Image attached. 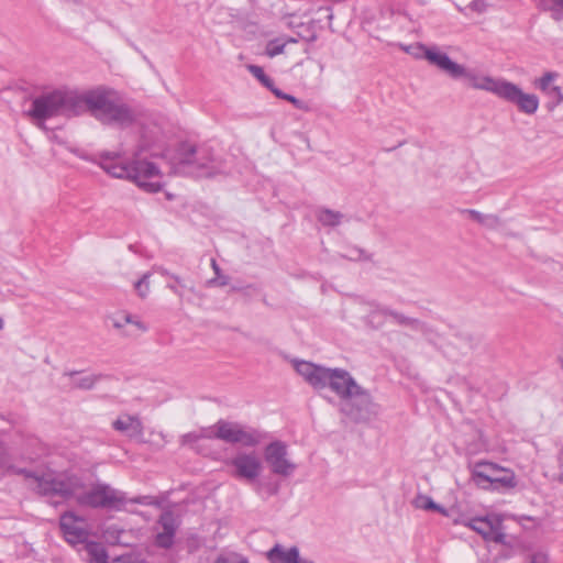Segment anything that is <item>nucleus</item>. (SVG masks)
<instances>
[{"mask_svg":"<svg viewBox=\"0 0 563 563\" xmlns=\"http://www.w3.org/2000/svg\"><path fill=\"white\" fill-rule=\"evenodd\" d=\"M406 51L413 54L417 58L426 59L431 66L438 68L451 79H464L471 88L490 92L517 106L520 112L534 114L539 108V99L536 95L523 92L519 86L504 78H495L467 68L452 60L451 57L437 45L427 46L418 43L406 48Z\"/></svg>","mask_w":563,"mask_h":563,"instance_id":"obj_1","label":"nucleus"},{"mask_svg":"<svg viewBox=\"0 0 563 563\" xmlns=\"http://www.w3.org/2000/svg\"><path fill=\"white\" fill-rule=\"evenodd\" d=\"M297 373L316 389L329 387L341 399L340 410L352 421H368L377 413L371 394L343 368H328L307 361L295 363Z\"/></svg>","mask_w":563,"mask_h":563,"instance_id":"obj_2","label":"nucleus"},{"mask_svg":"<svg viewBox=\"0 0 563 563\" xmlns=\"http://www.w3.org/2000/svg\"><path fill=\"white\" fill-rule=\"evenodd\" d=\"M35 483L38 494L71 498L80 506L120 510L125 505V497L121 492L102 484L86 489L82 479L76 475L48 472L35 477Z\"/></svg>","mask_w":563,"mask_h":563,"instance_id":"obj_3","label":"nucleus"},{"mask_svg":"<svg viewBox=\"0 0 563 563\" xmlns=\"http://www.w3.org/2000/svg\"><path fill=\"white\" fill-rule=\"evenodd\" d=\"M85 112L102 124L119 128L130 126L135 121V112L118 92L103 87L81 93V114Z\"/></svg>","mask_w":563,"mask_h":563,"instance_id":"obj_4","label":"nucleus"},{"mask_svg":"<svg viewBox=\"0 0 563 563\" xmlns=\"http://www.w3.org/2000/svg\"><path fill=\"white\" fill-rule=\"evenodd\" d=\"M137 156L139 153L132 162L124 163L119 153L104 152L100 155V167L112 177L134 181L146 191H159L163 185L158 167Z\"/></svg>","mask_w":563,"mask_h":563,"instance_id":"obj_5","label":"nucleus"},{"mask_svg":"<svg viewBox=\"0 0 563 563\" xmlns=\"http://www.w3.org/2000/svg\"><path fill=\"white\" fill-rule=\"evenodd\" d=\"M38 126L51 118H73L81 114V93L70 89H55L32 100L25 112Z\"/></svg>","mask_w":563,"mask_h":563,"instance_id":"obj_6","label":"nucleus"},{"mask_svg":"<svg viewBox=\"0 0 563 563\" xmlns=\"http://www.w3.org/2000/svg\"><path fill=\"white\" fill-rule=\"evenodd\" d=\"M221 169V162L214 157L211 148L206 145L184 142L179 144L172 159V170L175 174L201 178L212 177Z\"/></svg>","mask_w":563,"mask_h":563,"instance_id":"obj_7","label":"nucleus"},{"mask_svg":"<svg viewBox=\"0 0 563 563\" xmlns=\"http://www.w3.org/2000/svg\"><path fill=\"white\" fill-rule=\"evenodd\" d=\"M471 481L476 487L486 490H499L516 486L515 475L510 470L487 461L476 462L472 466Z\"/></svg>","mask_w":563,"mask_h":563,"instance_id":"obj_8","label":"nucleus"},{"mask_svg":"<svg viewBox=\"0 0 563 563\" xmlns=\"http://www.w3.org/2000/svg\"><path fill=\"white\" fill-rule=\"evenodd\" d=\"M208 438L218 439L230 444L256 446L265 439V433L238 422L219 420L209 428Z\"/></svg>","mask_w":563,"mask_h":563,"instance_id":"obj_9","label":"nucleus"},{"mask_svg":"<svg viewBox=\"0 0 563 563\" xmlns=\"http://www.w3.org/2000/svg\"><path fill=\"white\" fill-rule=\"evenodd\" d=\"M287 455V445L282 441H274L265 448V461L272 473L287 477L295 472L296 464Z\"/></svg>","mask_w":563,"mask_h":563,"instance_id":"obj_10","label":"nucleus"},{"mask_svg":"<svg viewBox=\"0 0 563 563\" xmlns=\"http://www.w3.org/2000/svg\"><path fill=\"white\" fill-rule=\"evenodd\" d=\"M60 530L67 542L71 544L87 542L90 534V525L73 511L62 515L59 520Z\"/></svg>","mask_w":563,"mask_h":563,"instance_id":"obj_11","label":"nucleus"},{"mask_svg":"<svg viewBox=\"0 0 563 563\" xmlns=\"http://www.w3.org/2000/svg\"><path fill=\"white\" fill-rule=\"evenodd\" d=\"M229 464L233 467L235 478L255 483L262 472V462L255 453L240 452L233 456Z\"/></svg>","mask_w":563,"mask_h":563,"instance_id":"obj_12","label":"nucleus"},{"mask_svg":"<svg viewBox=\"0 0 563 563\" xmlns=\"http://www.w3.org/2000/svg\"><path fill=\"white\" fill-rule=\"evenodd\" d=\"M179 525V519L172 510L163 511L157 521L161 530L155 536V544L162 549L172 548Z\"/></svg>","mask_w":563,"mask_h":563,"instance_id":"obj_13","label":"nucleus"},{"mask_svg":"<svg viewBox=\"0 0 563 563\" xmlns=\"http://www.w3.org/2000/svg\"><path fill=\"white\" fill-rule=\"evenodd\" d=\"M471 529L482 534L486 540L501 542L504 534L500 532V522L488 517H478L470 520Z\"/></svg>","mask_w":563,"mask_h":563,"instance_id":"obj_14","label":"nucleus"},{"mask_svg":"<svg viewBox=\"0 0 563 563\" xmlns=\"http://www.w3.org/2000/svg\"><path fill=\"white\" fill-rule=\"evenodd\" d=\"M475 341L472 335L466 333H456L452 335L445 345L442 346L443 353L448 357H457L473 350Z\"/></svg>","mask_w":563,"mask_h":563,"instance_id":"obj_15","label":"nucleus"},{"mask_svg":"<svg viewBox=\"0 0 563 563\" xmlns=\"http://www.w3.org/2000/svg\"><path fill=\"white\" fill-rule=\"evenodd\" d=\"M266 558L271 563H313L310 560L300 558L297 547L287 549L282 544H275L266 553Z\"/></svg>","mask_w":563,"mask_h":563,"instance_id":"obj_16","label":"nucleus"},{"mask_svg":"<svg viewBox=\"0 0 563 563\" xmlns=\"http://www.w3.org/2000/svg\"><path fill=\"white\" fill-rule=\"evenodd\" d=\"M114 430L124 433L129 438H141L143 435V423L137 416L121 415L113 421Z\"/></svg>","mask_w":563,"mask_h":563,"instance_id":"obj_17","label":"nucleus"},{"mask_svg":"<svg viewBox=\"0 0 563 563\" xmlns=\"http://www.w3.org/2000/svg\"><path fill=\"white\" fill-rule=\"evenodd\" d=\"M558 77V73L547 71L540 78L534 80L536 88L540 89L548 97L554 99L555 104L563 102V92L561 88L553 84Z\"/></svg>","mask_w":563,"mask_h":563,"instance_id":"obj_18","label":"nucleus"},{"mask_svg":"<svg viewBox=\"0 0 563 563\" xmlns=\"http://www.w3.org/2000/svg\"><path fill=\"white\" fill-rule=\"evenodd\" d=\"M377 314H380L384 317H390L394 320V322L399 325L408 327L413 330H422L423 329V325L419 320L406 317L405 314L399 313L394 310H390L388 308H379V309L373 311L372 318H374Z\"/></svg>","mask_w":563,"mask_h":563,"instance_id":"obj_19","label":"nucleus"},{"mask_svg":"<svg viewBox=\"0 0 563 563\" xmlns=\"http://www.w3.org/2000/svg\"><path fill=\"white\" fill-rule=\"evenodd\" d=\"M464 212H466L472 220L476 221L477 223L482 224L487 229L495 230L498 229L501 224L500 218L495 214H484L473 209L465 210Z\"/></svg>","mask_w":563,"mask_h":563,"instance_id":"obj_20","label":"nucleus"},{"mask_svg":"<svg viewBox=\"0 0 563 563\" xmlns=\"http://www.w3.org/2000/svg\"><path fill=\"white\" fill-rule=\"evenodd\" d=\"M110 319L112 321L113 328H115L118 330L123 329L126 324L134 325L141 332H145L147 330V327L142 321L134 318L130 313H125V312L119 313V314L111 317Z\"/></svg>","mask_w":563,"mask_h":563,"instance_id":"obj_21","label":"nucleus"},{"mask_svg":"<svg viewBox=\"0 0 563 563\" xmlns=\"http://www.w3.org/2000/svg\"><path fill=\"white\" fill-rule=\"evenodd\" d=\"M0 470H9L16 474H23L26 478H32L33 484H34V489H36L35 477H41V475L33 474L26 470L13 467L10 464L9 454L1 441H0Z\"/></svg>","mask_w":563,"mask_h":563,"instance_id":"obj_22","label":"nucleus"},{"mask_svg":"<svg viewBox=\"0 0 563 563\" xmlns=\"http://www.w3.org/2000/svg\"><path fill=\"white\" fill-rule=\"evenodd\" d=\"M85 549L92 563H108V555L102 544L87 541L85 542Z\"/></svg>","mask_w":563,"mask_h":563,"instance_id":"obj_23","label":"nucleus"},{"mask_svg":"<svg viewBox=\"0 0 563 563\" xmlns=\"http://www.w3.org/2000/svg\"><path fill=\"white\" fill-rule=\"evenodd\" d=\"M343 214L331 209H320L317 212L318 221L325 227H336L341 223Z\"/></svg>","mask_w":563,"mask_h":563,"instance_id":"obj_24","label":"nucleus"},{"mask_svg":"<svg viewBox=\"0 0 563 563\" xmlns=\"http://www.w3.org/2000/svg\"><path fill=\"white\" fill-rule=\"evenodd\" d=\"M453 2L460 11L470 9L473 12L483 13L487 8L485 0H453Z\"/></svg>","mask_w":563,"mask_h":563,"instance_id":"obj_25","label":"nucleus"},{"mask_svg":"<svg viewBox=\"0 0 563 563\" xmlns=\"http://www.w3.org/2000/svg\"><path fill=\"white\" fill-rule=\"evenodd\" d=\"M413 505L416 508H419V509L433 510V511H438L441 514H445V509L442 506L435 504L432 500V498L427 495H418L415 498Z\"/></svg>","mask_w":563,"mask_h":563,"instance_id":"obj_26","label":"nucleus"},{"mask_svg":"<svg viewBox=\"0 0 563 563\" xmlns=\"http://www.w3.org/2000/svg\"><path fill=\"white\" fill-rule=\"evenodd\" d=\"M99 378H100L99 375H86V376H82L79 378H74L71 380V387L78 388V389H84V390H89L95 386V384L98 382Z\"/></svg>","mask_w":563,"mask_h":563,"instance_id":"obj_27","label":"nucleus"},{"mask_svg":"<svg viewBox=\"0 0 563 563\" xmlns=\"http://www.w3.org/2000/svg\"><path fill=\"white\" fill-rule=\"evenodd\" d=\"M249 70L254 77H256L263 84V86H265L266 88H272L274 81L264 73L262 67L256 65H250Z\"/></svg>","mask_w":563,"mask_h":563,"instance_id":"obj_28","label":"nucleus"},{"mask_svg":"<svg viewBox=\"0 0 563 563\" xmlns=\"http://www.w3.org/2000/svg\"><path fill=\"white\" fill-rule=\"evenodd\" d=\"M208 429H202L199 432H189L181 437V443L183 444H194L197 443L201 439H209L208 435Z\"/></svg>","mask_w":563,"mask_h":563,"instance_id":"obj_29","label":"nucleus"},{"mask_svg":"<svg viewBox=\"0 0 563 563\" xmlns=\"http://www.w3.org/2000/svg\"><path fill=\"white\" fill-rule=\"evenodd\" d=\"M285 49V43L280 42L279 40H274L268 42L266 46V54L269 57H275L279 54H282Z\"/></svg>","mask_w":563,"mask_h":563,"instance_id":"obj_30","label":"nucleus"},{"mask_svg":"<svg viewBox=\"0 0 563 563\" xmlns=\"http://www.w3.org/2000/svg\"><path fill=\"white\" fill-rule=\"evenodd\" d=\"M150 275L144 274L141 279H139L135 283V289L139 292V295L144 298L148 294L150 290V282H148Z\"/></svg>","mask_w":563,"mask_h":563,"instance_id":"obj_31","label":"nucleus"},{"mask_svg":"<svg viewBox=\"0 0 563 563\" xmlns=\"http://www.w3.org/2000/svg\"><path fill=\"white\" fill-rule=\"evenodd\" d=\"M211 266L217 275V278L210 280V283L217 284L219 286H227L229 284V277L221 275L220 267L214 260L211 261Z\"/></svg>","mask_w":563,"mask_h":563,"instance_id":"obj_32","label":"nucleus"},{"mask_svg":"<svg viewBox=\"0 0 563 563\" xmlns=\"http://www.w3.org/2000/svg\"><path fill=\"white\" fill-rule=\"evenodd\" d=\"M257 493H261L262 490H265L268 496H274L278 493V485L268 483L266 485H263L261 483H256L255 487Z\"/></svg>","mask_w":563,"mask_h":563,"instance_id":"obj_33","label":"nucleus"},{"mask_svg":"<svg viewBox=\"0 0 563 563\" xmlns=\"http://www.w3.org/2000/svg\"><path fill=\"white\" fill-rule=\"evenodd\" d=\"M531 563H548V554L544 552H537L532 554Z\"/></svg>","mask_w":563,"mask_h":563,"instance_id":"obj_34","label":"nucleus"},{"mask_svg":"<svg viewBox=\"0 0 563 563\" xmlns=\"http://www.w3.org/2000/svg\"><path fill=\"white\" fill-rule=\"evenodd\" d=\"M283 99L288 100L289 102L295 104L297 108H299L300 101L296 97L286 93L285 96H283Z\"/></svg>","mask_w":563,"mask_h":563,"instance_id":"obj_35","label":"nucleus"},{"mask_svg":"<svg viewBox=\"0 0 563 563\" xmlns=\"http://www.w3.org/2000/svg\"><path fill=\"white\" fill-rule=\"evenodd\" d=\"M276 97L278 98H282L283 99V96H285L286 93H284L283 91H280L279 89L275 88L274 85L272 86V88H268Z\"/></svg>","mask_w":563,"mask_h":563,"instance_id":"obj_36","label":"nucleus"},{"mask_svg":"<svg viewBox=\"0 0 563 563\" xmlns=\"http://www.w3.org/2000/svg\"><path fill=\"white\" fill-rule=\"evenodd\" d=\"M104 537H106V539H107L108 541H112V542H114V541H115V537L112 534L111 529H108V530L106 531V536H104Z\"/></svg>","mask_w":563,"mask_h":563,"instance_id":"obj_37","label":"nucleus"},{"mask_svg":"<svg viewBox=\"0 0 563 563\" xmlns=\"http://www.w3.org/2000/svg\"><path fill=\"white\" fill-rule=\"evenodd\" d=\"M167 287H168L173 292H175L176 295L181 296V294L179 292V290H178V288H177L176 286L168 284V285H167Z\"/></svg>","mask_w":563,"mask_h":563,"instance_id":"obj_38","label":"nucleus"},{"mask_svg":"<svg viewBox=\"0 0 563 563\" xmlns=\"http://www.w3.org/2000/svg\"><path fill=\"white\" fill-rule=\"evenodd\" d=\"M166 275H169L177 284L181 285V279L179 276L170 275L169 273L165 272Z\"/></svg>","mask_w":563,"mask_h":563,"instance_id":"obj_39","label":"nucleus"},{"mask_svg":"<svg viewBox=\"0 0 563 563\" xmlns=\"http://www.w3.org/2000/svg\"><path fill=\"white\" fill-rule=\"evenodd\" d=\"M146 499H148V497H141V498L134 499L133 501L134 503H141V504H148L146 501Z\"/></svg>","mask_w":563,"mask_h":563,"instance_id":"obj_40","label":"nucleus"},{"mask_svg":"<svg viewBox=\"0 0 563 563\" xmlns=\"http://www.w3.org/2000/svg\"><path fill=\"white\" fill-rule=\"evenodd\" d=\"M78 372H68V373H65L66 376H69L70 378H73L75 375H77Z\"/></svg>","mask_w":563,"mask_h":563,"instance_id":"obj_41","label":"nucleus"},{"mask_svg":"<svg viewBox=\"0 0 563 563\" xmlns=\"http://www.w3.org/2000/svg\"><path fill=\"white\" fill-rule=\"evenodd\" d=\"M554 2L563 8V0H554Z\"/></svg>","mask_w":563,"mask_h":563,"instance_id":"obj_42","label":"nucleus"},{"mask_svg":"<svg viewBox=\"0 0 563 563\" xmlns=\"http://www.w3.org/2000/svg\"><path fill=\"white\" fill-rule=\"evenodd\" d=\"M3 320L0 318V331L3 329Z\"/></svg>","mask_w":563,"mask_h":563,"instance_id":"obj_43","label":"nucleus"},{"mask_svg":"<svg viewBox=\"0 0 563 563\" xmlns=\"http://www.w3.org/2000/svg\"><path fill=\"white\" fill-rule=\"evenodd\" d=\"M559 481L563 484V473L560 474Z\"/></svg>","mask_w":563,"mask_h":563,"instance_id":"obj_44","label":"nucleus"},{"mask_svg":"<svg viewBox=\"0 0 563 563\" xmlns=\"http://www.w3.org/2000/svg\"><path fill=\"white\" fill-rule=\"evenodd\" d=\"M560 363H561V366L563 367V354L560 356Z\"/></svg>","mask_w":563,"mask_h":563,"instance_id":"obj_45","label":"nucleus"}]
</instances>
